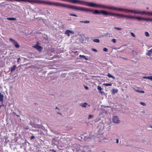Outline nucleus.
Here are the masks:
<instances>
[{
	"mask_svg": "<svg viewBox=\"0 0 152 152\" xmlns=\"http://www.w3.org/2000/svg\"><path fill=\"white\" fill-rule=\"evenodd\" d=\"M129 12L132 13H134L136 14H143L145 13V12H140L138 10H128L127 11V12Z\"/></svg>",
	"mask_w": 152,
	"mask_h": 152,
	"instance_id": "obj_1",
	"label": "nucleus"
},
{
	"mask_svg": "<svg viewBox=\"0 0 152 152\" xmlns=\"http://www.w3.org/2000/svg\"><path fill=\"white\" fill-rule=\"evenodd\" d=\"M38 44L39 43L38 42H37V44L33 46V47L36 49L38 51L40 52L42 50V48L41 46H39L38 45Z\"/></svg>",
	"mask_w": 152,
	"mask_h": 152,
	"instance_id": "obj_2",
	"label": "nucleus"
},
{
	"mask_svg": "<svg viewBox=\"0 0 152 152\" xmlns=\"http://www.w3.org/2000/svg\"><path fill=\"white\" fill-rule=\"evenodd\" d=\"M113 121L114 123H118L119 122V121L117 116H114L113 118Z\"/></svg>",
	"mask_w": 152,
	"mask_h": 152,
	"instance_id": "obj_3",
	"label": "nucleus"
},
{
	"mask_svg": "<svg viewBox=\"0 0 152 152\" xmlns=\"http://www.w3.org/2000/svg\"><path fill=\"white\" fill-rule=\"evenodd\" d=\"M88 5L89 6L94 7H100V5H98L94 3H89Z\"/></svg>",
	"mask_w": 152,
	"mask_h": 152,
	"instance_id": "obj_4",
	"label": "nucleus"
},
{
	"mask_svg": "<svg viewBox=\"0 0 152 152\" xmlns=\"http://www.w3.org/2000/svg\"><path fill=\"white\" fill-rule=\"evenodd\" d=\"M64 1L70 2L74 3H77L78 2L77 0H65Z\"/></svg>",
	"mask_w": 152,
	"mask_h": 152,
	"instance_id": "obj_5",
	"label": "nucleus"
},
{
	"mask_svg": "<svg viewBox=\"0 0 152 152\" xmlns=\"http://www.w3.org/2000/svg\"><path fill=\"white\" fill-rule=\"evenodd\" d=\"M70 33L73 34H74V32L69 30H67L65 32V34L67 35L68 36H69L70 35Z\"/></svg>",
	"mask_w": 152,
	"mask_h": 152,
	"instance_id": "obj_6",
	"label": "nucleus"
},
{
	"mask_svg": "<svg viewBox=\"0 0 152 152\" xmlns=\"http://www.w3.org/2000/svg\"><path fill=\"white\" fill-rule=\"evenodd\" d=\"M125 16L124 15L120 14H117V17L119 18H125Z\"/></svg>",
	"mask_w": 152,
	"mask_h": 152,
	"instance_id": "obj_7",
	"label": "nucleus"
},
{
	"mask_svg": "<svg viewBox=\"0 0 152 152\" xmlns=\"http://www.w3.org/2000/svg\"><path fill=\"white\" fill-rule=\"evenodd\" d=\"M100 13L105 15H109V13H107L106 11L102 10L100 12Z\"/></svg>",
	"mask_w": 152,
	"mask_h": 152,
	"instance_id": "obj_8",
	"label": "nucleus"
},
{
	"mask_svg": "<svg viewBox=\"0 0 152 152\" xmlns=\"http://www.w3.org/2000/svg\"><path fill=\"white\" fill-rule=\"evenodd\" d=\"M135 17L131 16H125V18L126 19H134Z\"/></svg>",
	"mask_w": 152,
	"mask_h": 152,
	"instance_id": "obj_9",
	"label": "nucleus"
},
{
	"mask_svg": "<svg viewBox=\"0 0 152 152\" xmlns=\"http://www.w3.org/2000/svg\"><path fill=\"white\" fill-rule=\"evenodd\" d=\"M13 44L16 48H18L19 47V45L17 42L15 41L14 43H13Z\"/></svg>",
	"mask_w": 152,
	"mask_h": 152,
	"instance_id": "obj_10",
	"label": "nucleus"
},
{
	"mask_svg": "<svg viewBox=\"0 0 152 152\" xmlns=\"http://www.w3.org/2000/svg\"><path fill=\"white\" fill-rule=\"evenodd\" d=\"M16 67V66L15 65H14L11 69V72H13V71L15 70Z\"/></svg>",
	"mask_w": 152,
	"mask_h": 152,
	"instance_id": "obj_11",
	"label": "nucleus"
},
{
	"mask_svg": "<svg viewBox=\"0 0 152 152\" xmlns=\"http://www.w3.org/2000/svg\"><path fill=\"white\" fill-rule=\"evenodd\" d=\"M118 91V89H113L112 90V93L113 94H114L115 93H117Z\"/></svg>",
	"mask_w": 152,
	"mask_h": 152,
	"instance_id": "obj_12",
	"label": "nucleus"
},
{
	"mask_svg": "<svg viewBox=\"0 0 152 152\" xmlns=\"http://www.w3.org/2000/svg\"><path fill=\"white\" fill-rule=\"evenodd\" d=\"M73 8L75 9H76V10H82V9L80 7H74Z\"/></svg>",
	"mask_w": 152,
	"mask_h": 152,
	"instance_id": "obj_13",
	"label": "nucleus"
},
{
	"mask_svg": "<svg viewBox=\"0 0 152 152\" xmlns=\"http://www.w3.org/2000/svg\"><path fill=\"white\" fill-rule=\"evenodd\" d=\"M107 76L109 77L112 78L113 79H114L115 78V77L113 76L109 73L108 74Z\"/></svg>",
	"mask_w": 152,
	"mask_h": 152,
	"instance_id": "obj_14",
	"label": "nucleus"
},
{
	"mask_svg": "<svg viewBox=\"0 0 152 152\" xmlns=\"http://www.w3.org/2000/svg\"><path fill=\"white\" fill-rule=\"evenodd\" d=\"M93 13L94 14H100V12H99L97 10H94Z\"/></svg>",
	"mask_w": 152,
	"mask_h": 152,
	"instance_id": "obj_15",
	"label": "nucleus"
},
{
	"mask_svg": "<svg viewBox=\"0 0 152 152\" xmlns=\"http://www.w3.org/2000/svg\"><path fill=\"white\" fill-rule=\"evenodd\" d=\"M3 95L0 93V101H2L3 100Z\"/></svg>",
	"mask_w": 152,
	"mask_h": 152,
	"instance_id": "obj_16",
	"label": "nucleus"
},
{
	"mask_svg": "<svg viewBox=\"0 0 152 152\" xmlns=\"http://www.w3.org/2000/svg\"><path fill=\"white\" fill-rule=\"evenodd\" d=\"M152 53V49L148 51V52L147 53V55L148 56L150 55Z\"/></svg>",
	"mask_w": 152,
	"mask_h": 152,
	"instance_id": "obj_17",
	"label": "nucleus"
},
{
	"mask_svg": "<svg viewBox=\"0 0 152 152\" xmlns=\"http://www.w3.org/2000/svg\"><path fill=\"white\" fill-rule=\"evenodd\" d=\"M7 19L9 20H15L16 18H7Z\"/></svg>",
	"mask_w": 152,
	"mask_h": 152,
	"instance_id": "obj_18",
	"label": "nucleus"
},
{
	"mask_svg": "<svg viewBox=\"0 0 152 152\" xmlns=\"http://www.w3.org/2000/svg\"><path fill=\"white\" fill-rule=\"evenodd\" d=\"M93 41L94 42H97V43H99L100 42V40L98 39H94L93 40Z\"/></svg>",
	"mask_w": 152,
	"mask_h": 152,
	"instance_id": "obj_19",
	"label": "nucleus"
},
{
	"mask_svg": "<svg viewBox=\"0 0 152 152\" xmlns=\"http://www.w3.org/2000/svg\"><path fill=\"white\" fill-rule=\"evenodd\" d=\"M143 78H147L149 79H150L151 80H152V76H151L150 77H144Z\"/></svg>",
	"mask_w": 152,
	"mask_h": 152,
	"instance_id": "obj_20",
	"label": "nucleus"
},
{
	"mask_svg": "<svg viewBox=\"0 0 152 152\" xmlns=\"http://www.w3.org/2000/svg\"><path fill=\"white\" fill-rule=\"evenodd\" d=\"M109 15H110L111 16L117 17V14H112V13H109Z\"/></svg>",
	"mask_w": 152,
	"mask_h": 152,
	"instance_id": "obj_21",
	"label": "nucleus"
},
{
	"mask_svg": "<svg viewBox=\"0 0 152 152\" xmlns=\"http://www.w3.org/2000/svg\"><path fill=\"white\" fill-rule=\"evenodd\" d=\"M87 103H84V104H81V106L83 107H86Z\"/></svg>",
	"mask_w": 152,
	"mask_h": 152,
	"instance_id": "obj_22",
	"label": "nucleus"
},
{
	"mask_svg": "<svg viewBox=\"0 0 152 152\" xmlns=\"http://www.w3.org/2000/svg\"><path fill=\"white\" fill-rule=\"evenodd\" d=\"M103 85H105L106 86H111L112 84L111 83H106V84H103Z\"/></svg>",
	"mask_w": 152,
	"mask_h": 152,
	"instance_id": "obj_23",
	"label": "nucleus"
},
{
	"mask_svg": "<svg viewBox=\"0 0 152 152\" xmlns=\"http://www.w3.org/2000/svg\"><path fill=\"white\" fill-rule=\"evenodd\" d=\"M134 18L137 19H138L139 20H141L144 19V18H139V17H135V18Z\"/></svg>",
	"mask_w": 152,
	"mask_h": 152,
	"instance_id": "obj_24",
	"label": "nucleus"
},
{
	"mask_svg": "<svg viewBox=\"0 0 152 152\" xmlns=\"http://www.w3.org/2000/svg\"><path fill=\"white\" fill-rule=\"evenodd\" d=\"M10 40L12 41L13 43H14L16 41H15L13 39L11 38L10 39Z\"/></svg>",
	"mask_w": 152,
	"mask_h": 152,
	"instance_id": "obj_25",
	"label": "nucleus"
},
{
	"mask_svg": "<svg viewBox=\"0 0 152 152\" xmlns=\"http://www.w3.org/2000/svg\"><path fill=\"white\" fill-rule=\"evenodd\" d=\"M97 88H98V89L99 91H100L102 90V88L101 87L99 86H98L97 87Z\"/></svg>",
	"mask_w": 152,
	"mask_h": 152,
	"instance_id": "obj_26",
	"label": "nucleus"
},
{
	"mask_svg": "<svg viewBox=\"0 0 152 152\" xmlns=\"http://www.w3.org/2000/svg\"><path fill=\"white\" fill-rule=\"evenodd\" d=\"M145 35L147 37H148L149 36V34L147 32H145Z\"/></svg>",
	"mask_w": 152,
	"mask_h": 152,
	"instance_id": "obj_27",
	"label": "nucleus"
},
{
	"mask_svg": "<svg viewBox=\"0 0 152 152\" xmlns=\"http://www.w3.org/2000/svg\"><path fill=\"white\" fill-rule=\"evenodd\" d=\"M103 50L104 52H107L108 50L107 48H104L103 49Z\"/></svg>",
	"mask_w": 152,
	"mask_h": 152,
	"instance_id": "obj_28",
	"label": "nucleus"
},
{
	"mask_svg": "<svg viewBox=\"0 0 152 152\" xmlns=\"http://www.w3.org/2000/svg\"><path fill=\"white\" fill-rule=\"evenodd\" d=\"M93 115H89V116H88V118L90 119V118H93Z\"/></svg>",
	"mask_w": 152,
	"mask_h": 152,
	"instance_id": "obj_29",
	"label": "nucleus"
},
{
	"mask_svg": "<svg viewBox=\"0 0 152 152\" xmlns=\"http://www.w3.org/2000/svg\"><path fill=\"white\" fill-rule=\"evenodd\" d=\"M112 41L114 43H115L116 42V40L115 39H113L112 40Z\"/></svg>",
	"mask_w": 152,
	"mask_h": 152,
	"instance_id": "obj_30",
	"label": "nucleus"
},
{
	"mask_svg": "<svg viewBox=\"0 0 152 152\" xmlns=\"http://www.w3.org/2000/svg\"><path fill=\"white\" fill-rule=\"evenodd\" d=\"M89 22H90V21H88V20H86V21H83V23H88Z\"/></svg>",
	"mask_w": 152,
	"mask_h": 152,
	"instance_id": "obj_31",
	"label": "nucleus"
},
{
	"mask_svg": "<svg viewBox=\"0 0 152 152\" xmlns=\"http://www.w3.org/2000/svg\"><path fill=\"white\" fill-rule=\"evenodd\" d=\"M140 104L141 105H143V106H145V105H146V104H145V103H143V102H140Z\"/></svg>",
	"mask_w": 152,
	"mask_h": 152,
	"instance_id": "obj_32",
	"label": "nucleus"
},
{
	"mask_svg": "<svg viewBox=\"0 0 152 152\" xmlns=\"http://www.w3.org/2000/svg\"><path fill=\"white\" fill-rule=\"evenodd\" d=\"M115 28L118 30H120L122 29L121 28H120L115 27Z\"/></svg>",
	"mask_w": 152,
	"mask_h": 152,
	"instance_id": "obj_33",
	"label": "nucleus"
},
{
	"mask_svg": "<svg viewBox=\"0 0 152 152\" xmlns=\"http://www.w3.org/2000/svg\"><path fill=\"white\" fill-rule=\"evenodd\" d=\"M70 15L72 16L77 17V15L74 14H70Z\"/></svg>",
	"mask_w": 152,
	"mask_h": 152,
	"instance_id": "obj_34",
	"label": "nucleus"
},
{
	"mask_svg": "<svg viewBox=\"0 0 152 152\" xmlns=\"http://www.w3.org/2000/svg\"><path fill=\"white\" fill-rule=\"evenodd\" d=\"M131 34L132 36H133L134 37H135V36L134 34L133 33H131Z\"/></svg>",
	"mask_w": 152,
	"mask_h": 152,
	"instance_id": "obj_35",
	"label": "nucleus"
},
{
	"mask_svg": "<svg viewBox=\"0 0 152 152\" xmlns=\"http://www.w3.org/2000/svg\"><path fill=\"white\" fill-rule=\"evenodd\" d=\"M80 57V58H82V57H83V58H85V56H83V55H80V56H79Z\"/></svg>",
	"mask_w": 152,
	"mask_h": 152,
	"instance_id": "obj_36",
	"label": "nucleus"
},
{
	"mask_svg": "<svg viewBox=\"0 0 152 152\" xmlns=\"http://www.w3.org/2000/svg\"><path fill=\"white\" fill-rule=\"evenodd\" d=\"M92 50L95 52H97V51L96 50V49H94V48H92Z\"/></svg>",
	"mask_w": 152,
	"mask_h": 152,
	"instance_id": "obj_37",
	"label": "nucleus"
},
{
	"mask_svg": "<svg viewBox=\"0 0 152 152\" xmlns=\"http://www.w3.org/2000/svg\"><path fill=\"white\" fill-rule=\"evenodd\" d=\"M100 93L102 94H104V92L103 91H102V90L100 91Z\"/></svg>",
	"mask_w": 152,
	"mask_h": 152,
	"instance_id": "obj_38",
	"label": "nucleus"
},
{
	"mask_svg": "<svg viewBox=\"0 0 152 152\" xmlns=\"http://www.w3.org/2000/svg\"><path fill=\"white\" fill-rule=\"evenodd\" d=\"M35 137L34 136H32L31 137V139L32 140Z\"/></svg>",
	"mask_w": 152,
	"mask_h": 152,
	"instance_id": "obj_39",
	"label": "nucleus"
},
{
	"mask_svg": "<svg viewBox=\"0 0 152 152\" xmlns=\"http://www.w3.org/2000/svg\"><path fill=\"white\" fill-rule=\"evenodd\" d=\"M85 88L86 90H88V87L87 86H85Z\"/></svg>",
	"mask_w": 152,
	"mask_h": 152,
	"instance_id": "obj_40",
	"label": "nucleus"
},
{
	"mask_svg": "<svg viewBox=\"0 0 152 152\" xmlns=\"http://www.w3.org/2000/svg\"><path fill=\"white\" fill-rule=\"evenodd\" d=\"M140 92L142 93H144V91H140Z\"/></svg>",
	"mask_w": 152,
	"mask_h": 152,
	"instance_id": "obj_41",
	"label": "nucleus"
},
{
	"mask_svg": "<svg viewBox=\"0 0 152 152\" xmlns=\"http://www.w3.org/2000/svg\"><path fill=\"white\" fill-rule=\"evenodd\" d=\"M144 20H146V21H147V20H149V19H144Z\"/></svg>",
	"mask_w": 152,
	"mask_h": 152,
	"instance_id": "obj_42",
	"label": "nucleus"
},
{
	"mask_svg": "<svg viewBox=\"0 0 152 152\" xmlns=\"http://www.w3.org/2000/svg\"><path fill=\"white\" fill-rule=\"evenodd\" d=\"M118 141H119L118 140V139H117L116 140V142L117 143H118Z\"/></svg>",
	"mask_w": 152,
	"mask_h": 152,
	"instance_id": "obj_43",
	"label": "nucleus"
},
{
	"mask_svg": "<svg viewBox=\"0 0 152 152\" xmlns=\"http://www.w3.org/2000/svg\"><path fill=\"white\" fill-rule=\"evenodd\" d=\"M140 90H136V91L137 92H140Z\"/></svg>",
	"mask_w": 152,
	"mask_h": 152,
	"instance_id": "obj_44",
	"label": "nucleus"
},
{
	"mask_svg": "<svg viewBox=\"0 0 152 152\" xmlns=\"http://www.w3.org/2000/svg\"><path fill=\"white\" fill-rule=\"evenodd\" d=\"M84 58L86 59V60H87L88 59L87 58H86V57H85V58Z\"/></svg>",
	"mask_w": 152,
	"mask_h": 152,
	"instance_id": "obj_45",
	"label": "nucleus"
},
{
	"mask_svg": "<svg viewBox=\"0 0 152 152\" xmlns=\"http://www.w3.org/2000/svg\"><path fill=\"white\" fill-rule=\"evenodd\" d=\"M20 59V58H19L18 59V62H19V59Z\"/></svg>",
	"mask_w": 152,
	"mask_h": 152,
	"instance_id": "obj_46",
	"label": "nucleus"
},
{
	"mask_svg": "<svg viewBox=\"0 0 152 152\" xmlns=\"http://www.w3.org/2000/svg\"><path fill=\"white\" fill-rule=\"evenodd\" d=\"M149 127L150 128H152V126H149Z\"/></svg>",
	"mask_w": 152,
	"mask_h": 152,
	"instance_id": "obj_47",
	"label": "nucleus"
},
{
	"mask_svg": "<svg viewBox=\"0 0 152 152\" xmlns=\"http://www.w3.org/2000/svg\"><path fill=\"white\" fill-rule=\"evenodd\" d=\"M80 22L81 23H83V21H80Z\"/></svg>",
	"mask_w": 152,
	"mask_h": 152,
	"instance_id": "obj_48",
	"label": "nucleus"
},
{
	"mask_svg": "<svg viewBox=\"0 0 152 152\" xmlns=\"http://www.w3.org/2000/svg\"><path fill=\"white\" fill-rule=\"evenodd\" d=\"M107 34H105V36H107Z\"/></svg>",
	"mask_w": 152,
	"mask_h": 152,
	"instance_id": "obj_49",
	"label": "nucleus"
},
{
	"mask_svg": "<svg viewBox=\"0 0 152 152\" xmlns=\"http://www.w3.org/2000/svg\"><path fill=\"white\" fill-rule=\"evenodd\" d=\"M151 15H152V13H151Z\"/></svg>",
	"mask_w": 152,
	"mask_h": 152,
	"instance_id": "obj_50",
	"label": "nucleus"
}]
</instances>
